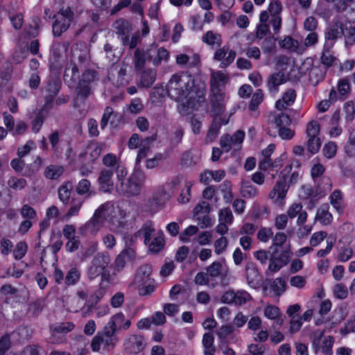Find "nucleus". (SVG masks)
Segmentation results:
<instances>
[{
  "instance_id": "f257e3e1",
  "label": "nucleus",
  "mask_w": 355,
  "mask_h": 355,
  "mask_svg": "<svg viewBox=\"0 0 355 355\" xmlns=\"http://www.w3.org/2000/svg\"><path fill=\"white\" fill-rule=\"evenodd\" d=\"M166 92L174 101L182 104L188 110H196L205 101L202 90L195 91V79L191 75L181 72L173 74L170 78Z\"/></svg>"
},
{
  "instance_id": "f03ea898",
  "label": "nucleus",
  "mask_w": 355,
  "mask_h": 355,
  "mask_svg": "<svg viewBox=\"0 0 355 355\" xmlns=\"http://www.w3.org/2000/svg\"><path fill=\"white\" fill-rule=\"evenodd\" d=\"M95 211L103 223L107 221L110 224L112 230L123 226V220L128 216V212L122 206L111 201L101 205Z\"/></svg>"
},
{
  "instance_id": "7ed1b4c3",
  "label": "nucleus",
  "mask_w": 355,
  "mask_h": 355,
  "mask_svg": "<svg viewBox=\"0 0 355 355\" xmlns=\"http://www.w3.org/2000/svg\"><path fill=\"white\" fill-rule=\"evenodd\" d=\"M228 81V76L226 73L217 71H211V85L214 94L212 100V108L217 114L222 113L225 110V95L222 92V88Z\"/></svg>"
},
{
  "instance_id": "20e7f679",
  "label": "nucleus",
  "mask_w": 355,
  "mask_h": 355,
  "mask_svg": "<svg viewBox=\"0 0 355 355\" xmlns=\"http://www.w3.org/2000/svg\"><path fill=\"white\" fill-rule=\"evenodd\" d=\"M225 266L220 261H216L206 268V272H198L194 278L197 285L214 288L218 284V279L223 278Z\"/></svg>"
},
{
  "instance_id": "39448f33",
  "label": "nucleus",
  "mask_w": 355,
  "mask_h": 355,
  "mask_svg": "<svg viewBox=\"0 0 355 355\" xmlns=\"http://www.w3.org/2000/svg\"><path fill=\"white\" fill-rule=\"evenodd\" d=\"M341 35L345 38V45L351 46L355 43V28L350 24L343 25L340 22H334L326 31L325 38L334 40Z\"/></svg>"
},
{
  "instance_id": "423d86ee",
  "label": "nucleus",
  "mask_w": 355,
  "mask_h": 355,
  "mask_svg": "<svg viewBox=\"0 0 355 355\" xmlns=\"http://www.w3.org/2000/svg\"><path fill=\"white\" fill-rule=\"evenodd\" d=\"M144 184L142 179H116L115 188L119 194L132 197L141 193Z\"/></svg>"
},
{
  "instance_id": "0eeeda50",
  "label": "nucleus",
  "mask_w": 355,
  "mask_h": 355,
  "mask_svg": "<svg viewBox=\"0 0 355 355\" xmlns=\"http://www.w3.org/2000/svg\"><path fill=\"white\" fill-rule=\"evenodd\" d=\"M131 325L130 320H126L125 315L121 313H116L113 315L108 322L105 324L101 331H98L97 334L105 337L117 338L115 336L116 329H128Z\"/></svg>"
},
{
  "instance_id": "6e6552de",
  "label": "nucleus",
  "mask_w": 355,
  "mask_h": 355,
  "mask_svg": "<svg viewBox=\"0 0 355 355\" xmlns=\"http://www.w3.org/2000/svg\"><path fill=\"white\" fill-rule=\"evenodd\" d=\"M73 19V12L70 7H63L58 12L56 19L53 25V33L55 36H60L65 32L71 25Z\"/></svg>"
},
{
  "instance_id": "1a4fd4ad",
  "label": "nucleus",
  "mask_w": 355,
  "mask_h": 355,
  "mask_svg": "<svg viewBox=\"0 0 355 355\" xmlns=\"http://www.w3.org/2000/svg\"><path fill=\"white\" fill-rule=\"evenodd\" d=\"M243 130H237L232 136L224 135L220 139V146L225 152L239 150L245 138Z\"/></svg>"
},
{
  "instance_id": "9d476101",
  "label": "nucleus",
  "mask_w": 355,
  "mask_h": 355,
  "mask_svg": "<svg viewBox=\"0 0 355 355\" xmlns=\"http://www.w3.org/2000/svg\"><path fill=\"white\" fill-rule=\"evenodd\" d=\"M81 51L77 47H73L71 50L72 60L68 63L65 68L64 78L65 80L69 78L70 80L75 81L78 75V69L75 63L76 60L83 62L87 56L86 49L85 53H82Z\"/></svg>"
},
{
  "instance_id": "9b49d317",
  "label": "nucleus",
  "mask_w": 355,
  "mask_h": 355,
  "mask_svg": "<svg viewBox=\"0 0 355 355\" xmlns=\"http://www.w3.org/2000/svg\"><path fill=\"white\" fill-rule=\"evenodd\" d=\"M268 270L272 272H277L290 261V254L287 250H284L279 253L278 250H268Z\"/></svg>"
},
{
  "instance_id": "f8f14e48",
  "label": "nucleus",
  "mask_w": 355,
  "mask_h": 355,
  "mask_svg": "<svg viewBox=\"0 0 355 355\" xmlns=\"http://www.w3.org/2000/svg\"><path fill=\"white\" fill-rule=\"evenodd\" d=\"M221 302L227 304L241 306L252 300L251 295L244 290H230L221 296Z\"/></svg>"
},
{
  "instance_id": "ddd939ff",
  "label": "nucleus",
  "mask_w": 355,
  "mask_h": 355,
  "mask_svg": "<svg viewBox=\"0 0 355 355\" xmlns=\"http://www.w3.org/2000/svg\"><path fill=\"white\" fill-rule=\"evenodd\" d=\"M172 193L169 185L159 187L153 193L152 198L148 200L149 209L153 206L157 208L162 207L171 198Z\"/></svg>"
},
{
  "instance_id": "4468645a",
  "label": "nucleus",
  "mask_w": 355,
  "mask_h": 355,
  "mask_svg": "<svg viewBox=\"0 0 355 355\" xmlns=\"http://www.w3.org/2000/svg\"><path fill=\"white\" fill-rule=\"evenodd\" d=\"M103 219L94 211L92 217L78 229L82 236L96 235L103 225Z\"/></svg>"
},
{
  "instance_id": "2eb2a0df",
  "label": "nucleus",
  "mask_w": 355,
  "mask_h": 355,
  "mask_svg": "<svg viewBox=\"0 0 355 355\" xmlns=\"http://www.w3.org/2000/svg\"><path fill=\"white\" fill-rule=\"evenodd\" d=\"M96 78V73L94 71L87 70L85 71L76 87V92L78 95L84 98L88 96L91 92L89 84L94 81Z\"/></svg>"
},
{
  "instance_id": "dca6fc26",
  "label": "nucleus",
  "mask_w": 355,
  "mask_h": 355,
  "mask_svg": "<svg viewBox=\"0 0 355 355\" xmlns=\"http://www.w3.org/2000/svg\"><path fill=\"white\" fill-rule=\"evenodd\" d=\"M288 188L289 184L286 182V179H279L270 191L269 194L270 198L273 200L275 204L282 205Z\"/></svg>"
},
{
  "instance_id": "f3484780",
  "label": "nucleus",
  "mask_w": 355,
  "mask_h": 355,
  "mask_svg": "<svg viewBox=\"0 0 355 355\" xmlns=\"http://www.w3.org/2000/svg\"><path fill=\"white\" fill-rule=\"evenodd\" d=\"M118 343L117 338H110L101 336V334H96L92 339L91 347L94 352H99L101 345H103V349L110 351L114 348Z\"/></svg>"
},
{
  "instance_id": "a211bd4d",
  "label": "nucleus",
  "mask_w": 355,
  "mask_h": 355,
  "mask_svg": "<svg viewBox=\"0 0 355 355\" xmlns=\"http://www.w3.org/2000/svg\"><path fill=\"white\" fill-rule=\"evenodd\" d=\"M235 58L236 52L225 46L217 49L214 55V60L220 62V67L221 68L229 66L234 60Z\"/></svg>"
},
{
  "instance_id": "6ab92c4d",
  "label": "nucleus",
  "mask_w": 355,
  "mask_h": 355,
  "mask_svg": "<svg viewBox=\"0 0 355 355\" xmlns=\"http://www.w3.org/2000/svg\"><path fill=\"white\" fill-rule=\"evenodd\" d=\"M74 328V324L72 322H63L53 325L51 327V336L49 338V342L53 344H60L64 340V338H60L55 339L56 334L64 335L68 332L71 331Z\"/></svg>"
},
{
  "instance_id": "aec40b11",
  "label": "nucleus",
  "mask_w": 355,
  "mask_h": 355,
  "mask_svg": "<svg viewBox=\"0 0 355 355\" xmlns=\"http://www.w3.org/2000/svg\"><path fill=\"white\" fill-rule=\"evenodd\" d=\"M213 110L214 112L215 116L214 117L212 124L207 134L205 139L207 143L212 142L217 137L221 125H225L228 122L226 120L222 119V118L219 116L221 113L217 114L214 109H213Z\"/></svg>"
},
{
  "instance_id": "412c9836",
  "label": "nucleus",
  "mask_w": 355,
  "mask_h": 355,
  "mask_svg": "<svg viewBox=\"0 0 355 355\" xmlns=\"http://www.w3.org/2000/svg\"><path fill=\"white\" fill-rule=\"evenodd\" d=\"M253 182L261 185L263 184L264 179H243L241 187V192L243 197L251 198L257 194V190L252 184Z\"/></svg>"
},
{
  "instance_id": "4be33fe9",
  "label": "nucleus",
  "mask_w": 355,
  "mask_h": 355,
  "mask_svg": "<svg viewBox=\"0 0 355 355\" xmlns=\"http://www.w3.org/2000/svg\"><path fill=\"white\" fill-rule=\"evenodd\" d=\"M144 339L141 336L131 335L125 342V350L130 353L137 354L144 349Z\"/></svg>"
},
{
  "instance_id": "5701e85b",
  "label": "nucleus",
  "mask_w": 355,
  "mask_h": 355,
  "mask_svg": "<svg viewBox=\"0 0 355 355\" xmlns=\"http://www.w3.org/2000/svg\"><path fill=\"white\" fill-rule=\"evenodd\" d=\"M287 80V76L283 72L279 71L272 73L268 78L267 82L269 92L272 94H276L278 91L279 86L286 83Z\"/></svg>"
},
{
  "instance_id": "b1692460",
  "label": "nucleus",
  "mask_w": 355,
  "mask_h": 355,
  "mask_svg": "<svg viewBox=\"0 0 355 355\" xmlns=\"http://www.w3.org/2000/svg\"><path fill=\"white\" fill-rule=\"evenodd\" d=\"M296 98V93L293 89H288L283 93L282 97L275 103V107L279 110H284L292 105Z\"/></svg>"
},
{
  "instance_id": "393cba45",
  "label": "nucleus",
  "mask_w": 355,
  "mask_h": 355,
  "mask_svg": "<svg viewBox=\"0 0 355 355\" xmlns=\"http://www.w3.org/2000/svg\"><path fill=\"white\" fill-rule=\"evenodd\" d=\"M248 284L252 288H257L260 283L261 277L258 269L253 263H248L245 267Z\"/></svg>"
},
{
  "instance_id": "a878e982",
  "label": "nucleus",
  "mask_w": 355,
  "mask_h": 355,
  "mask_svg": "<svg viewBox=\"0 0 355 355\" xmlns=\"http://www.w3.org/2000/svg\"><path fill=\"white\" fill-rule=\"evenodd\" d=\"M152 272V267L150 265L144 264L141 266L137 270L135 282L138 287L141 285L147 284L150 279V275Z\"/></svg>"
},
{
  "instance_id": "bb28decb",
  "label": "nucleus",
  "mask_w": 355,
  "mask_h": 355,
  "mask_svg": "<svg viewBox=\"0 0 355 355\" xmlns=\"http://www.w3.org/2000/svg\"><path fill=\"white\" fill-rule=\"evenodd\" d=\"M200 62V56L197 53L189 55L181 53L176 56V63L180 66L187 65L189 67H196Z\"/></svg>"
},
{
  "instance_id": "cd10ccee",
  "label": "nucleus",
  "mask_w": 355,
  "mask_h": 355,
  "mask_svg": "<svg viewBox=\"0 0 355 355\" xmlns=\"http://www.w3.org/2000/svg\"><path fill=\"white\" fill-rule=\"evenodd\" d=\"M315 220H318L323 225H328L331 223L333 216L329 212V205L327 203L322 205L318 209Z\"/></svg>"
},
{
  "instance_id": "c85d7f7f",
  "label": "nucleus",
  "mask_w": 355,
  "mask_h": 355,
  "mask_svg": "<svg viewBox=\"0 0 355 355\" xmlns=\"http://www.w3.org/2000/svg\"><path fill=\"white\" fill-rule=\"evenodd\" d=\"M111 258L107 252H101L96 253L92 259L91 263L96 267H100L103 270L107 268L110 263Z\"/></svg>"
},
{
  "instance_id": "c756f323",
  "label": "nucleus",
  "mask_w": 355,
  "mask_h": 355,
  "mask_svg": "<svg viewBox=\"0 0 355 355\" xmlns=\"http://www.w3.org/2000/svg\"><path fill=\"white\" fill-rule=\"evenodd\" d=\"M340 119V111H336L331 116L329 125H331L329 131L330 137H337L340 136L343 132L342 128L339 125Z\"/></svg>"
},
{
  "instance_id": "7c9ffc66",
  "label": "nucleus",
  "mask_w": 355,
  "mask_h": 355,
  "mask_svg": "<svg viewBox=\"0 0 355 355\" xmlns=\"http://www.w3.org/2000/svg\"><path fill=\"white\" fill-rule=\"evenodd\" d=\"M281 178H298L302 176L300 173V163L298 161H293L286 165L281 171Z\"/></svg>"
},
{
  "instance_id": "2f4dec72",
  "label": "nucleus",
  "mask_w": 355,
  "mask_h": 355,
  "mask_svg": "<svg viewBox=\"0 0 355 355\" xmlns=\"http://www.w3.org/2000/svg\"><path fill=\"white\" fill-rule=\"evenodd\" d=\"M275 149V144H269L265 149L261 152L262 158L259 162V167L263 170H266L272 166L270 160V156L274 153Z\"/></svg>"
},
{
  "instance_id": "473e14b6",
  "label": "nucleus",
  "mask_w": 355,
  "mask_h": 355,
  "mask_svg": "<svg viewBox=\"0 0 355 355\" xmlns=\"http://www.w3.org/2000/svg\"><path fill=\"white\" fill-rule=\"evenodd\" d=\"M153 59L152 49L149 51H141L137 49L135 53V68L140 69L144 67L146 60Z\"/></svg>"
},
{
  "instance_id": "72a5a7b5",
  "label": "nucleus",
  "mask_w": 355,
  "mask_h": 355,
  "mask_svg": "<svg viewBox=\"0 0 355 355\" xmlns=\"http://www.w3.org/2000/svg\"><path fill=\"white\" fill-rule=\"evenodd\" d=\"M321 180V179H319V181L317 182L316 188L313 189V199L315 203H316L319 199L324 196L331 190V183L329 182H323Z\"/></svg>"
},
{
  "instance_id": "f704fd0d",
  "label": "nucleus",
  "mask_w": 355,
  "mask_h": 355,
  "mask_svg": "<svg viewBox=\"0 0 355 355\" xmlns=\"http://www.w3.org/2000/svg\"><path fill=\"white\" fill-rule=\"evenodd\" d=\"M60 81L56 78L49 82L46 89L48 92V95L46 96V104L53 101L54 96L57 95L60 89Z\"/></svg>"
},
{
  "instance_id": "c9c22d12",
  "label": "nucleus",
  "mask_w": 355,
  "mask_h": 355,
  "mask_svg": "<svg viewBox=\"0 0 355 355\" xmlns=\"http://www.w3.org/2000/svg\"><path fill=\"white\" fill-rule=\"evenodd\" d=\"M81 276V272L77 267H71L65 275V285L67 286L76 284Z\"/></svg>"
},
{
  "instance_id": "e433bc0d",
  "label": "nucleus",
  "mask_w": 355,
  "mask_h": 355,
  "mask_svg": "<svg viewBox=\"0 0 355 355\" xmlns=\"http://www.w3.org/2000/svg\"><path fill=\"white\" fill-rule=\"evenodd\" d=\"M152 61L153 64L155 66L159 65L162 62H166L169 58L168 51L164 48H159L157 50L152 49Z\"/></svg>"
},
{
  "instance_id": "4c0bfd02",
  "label": "nucleus",
  "mask_w": 355,
  "mask_h": 355,
  "mask_svg": "<svg viewBox=\"0 0 355 355\" xmlns=\"http://www.w3.org/2000/svg\"><path fill=\"white\" fill-rule=\"evenodd\" d=\"M73 185L69 181L62 185L58 189V197L61 202L64 205L68 204L71 193L72 191Z\"/></svg>"
},
{
  "instance_id": "58836bf2",
  "label": "nucleus",
  "mask_w": 355,
  "mask_h": 355,
  "mask_svg": "<svg viewBox=\"0 0 355 355\" xmlns=\"http://www.w3.org/2000/svg\"><path fill=\"white\" fill-rule=\"evenodd\" d=\"M156 79V71L154 69H147L141 75L140 85L144 87H150Z\"/></svg>"
},
{
  "instance_id": "ea45409f",
  "label": "nucleus",
  "mask_w": 355,
  "mask_h": 355,
  "mask_svg": "<svg viewBox=\"0 0 355 355\" xmlns=\"http://www.w3.org/2000/svg\"><path fill=\"white\" fill-rule=\"evenodd\" d=\"M202 41L210 46L215 44L220 45L221 43V36L220 34L214 33L212 31H208L202 37Z\"/></svg>"
},
{
  "instance_id": "a19ab883",
  "label": "nucleus",
  "mask_w": 355,
  "mask_h": 355,
  "mask_svg": "<svg viewBox=\"0 0 355 355\" xmlns=\"http://www.w3.org/2000/svg\"><path fill=\"white\" fill-rule=\"evenodd\" d=\"M342 198V193L339 190H335L330 196V202L339 214L343 212Z\"/></svg>"
},
{
  "instance_id": "79ce46f5",
  "label": "nucleus",
  "mask_w": 355,
  "mask_h": 355,
  "mask_svg": "<svg viewBox=\"0 0 355 355\" xmlns=\"http://www.w3.org/2000/svg\"><path fill=\"white\" fill-rule=\"evenodd\" d=\"M83 204V200L80 198H73L71 200V205L68 211L65 214V218L69 219L71 217L77 216Z\"/></svg>"
},
{
  "instance_id": "37998d69",
  "label": "nucleus",
  "mask_w": 355,
  "mask_h": 355,
  "mask_svg": "<svg viewBox=\"0 0 355 355\" xmlns=\"http://www.w3.org/2000/svg\"><path fill=\"white\" fill-rule=\"evenodd\" d=\"M155 139L154 137H147L141 141L137 157V162H139L141 159L146 157L150 148L149 145Z\"/></svg>"
},
{
  "instance_id": "c03bdc74",
  "label": "nucleus",
  "mask_w": 355,
  "mask_h": 355,
  "mask_svg": "<svg viewBox=\"0 0 355 355\" xmlns=\"http://www.w3.org/2000/svg\"><path fill=\"white\" fill-rule=\"evenodd\" d=\"M272 289L276 295H282L286 289V283L282 277H277L274 279L272 284Z\"/></svg>"
},
{
  "instance_id": "a18cd8bd",
  "label": "nucleus",
  "mask_w": 355,
  "mask_h": 355,
  "mask_svg": "<svg viewBox=\"0 0 355 355\" xmlns=\"http://www.w3.org/2000/svg\"><path fill=\"white\" fill-rule=\"evenodd\" d=\"M287 236L282 232L275 234L272 237V243L269 248V250H278L279 247L282 246L286 241Z\"/></svg>"
},
{
  "instance_id": "49530a36",
  "label": "nucleus",
  "mask_w": 355,
  "mask_h": 355,
  "mask_svg": "<svg viewBox=\"0 0 355 355\" xmlns=\"http://www.w3.org/2000/svg\"><path fill=\"white\" fill-rule=\"evenodd\" d=\"M64 168L59 165H50L45 170L46 178H59L63 174Z\"/></svg>"
},
{
  "instance_id": "de8ad7c7",
  "label": "nucleus",
  "mask_w": 355,
  "mask_h": 355,
  "mask_svg": "<svg viewBox=\"0 0 355 355\" xmlns=\"http://www.w3.org/2000/svg\"><path fill=\"white\" fill-rule=\"evenodd\" d=\"M113 26L119 35H125L129 32V22L125 19H119L116 20Z\"/></svg>"
},
{
  "instance_id": "09e8293b",
  "label": "nucleus",
  "mask_w": 355,
  "mask_h": 355,
  "mask_svg": "<svg viewBox=\"0 0 355 355\" xmlns=\"http://www.w3.org/2000/svg\"><path fill=\"white\" fill-rule=\"evenodd\" d=\"M263 94L261 89H257L252 95L250 103L249 105V110L255 111L259 104L263 101Z\"/></svg>"
},
{
  "instance_id": "8fccbe9b",
  "label": "nucleus",
  "mask_w": 355,
  "mask_h": 355,
  "mask_svg": "<svg viewBox=\"0 0 355 355\" xmlns=\"http://www.w3.org/2000/svg\"><path fill=\"white\" fill-rule=\"evenodd\" d=\"M307 144H306V148L307 150L311 153V154H315L318 152L320 146H321V141L319 137H307Z\"/></svg>"
},
{
  "instance_id": "3c124183",
  "label": "nucleus",
  "mask_w": 355,
  "mask_h": 355,
  "mask_svg": "<svg viewBox=\"0 0 355 355\" xmlns=\"http://www.w3.org/2000/svg\"><path fill=\"white\" fill-rule=\"evenodd\" d=\"M91 184L87 179H82L78 184L76 191L80 195L88 193L90 196L93 192L90 190Z\"/></svg>"
},
{
  "instance_id": "603ef678",
  "label": "nucleus",
  "mask_w": 355,
  "mask_h": 355,
  "mask_svg": "<svg viewBox=\"0 0 355 355\" xmlns=\"http://www.w3.org/2000/svg\"><path fill=\"white\" fill-rule=\"evenodd\" d=\"M323 155L327 159L333 158L337 152V145L333 141H329L323 147Z\"/></svg>"
},
{
  "instance_id": "864d4df0",
  "label": "nucleus",
  "mask_w": 355,
  "mask_h": 355,
  "mask_svg": "<svg viewBox=\"0 0 355 355\" xmlns=\"http://www.w3.org/2000/svg\"><path fill=\"white\" fill-rule=\"evenodd\" d=\"M307 137H318L320 133V125L315 121H310L306 125Z\"/></svg>"
},
{
  "instance_id": "5fc2aeb1",
  "label": "nucleus",
  "mask_w": 355,
  "mask_h": 355,
  "mask_svg": "<svg viewBox=\"0 0 355 355\" xmlns=\"http://www.w3.org/2000/svg\"><path fill=\"white\" fill-rule=\"evenodd\" d=\"M280 45L290 51H295L298 47V42L293 37L288 36L280 42Z\"/></svg>"
},
{
  "instance_id": "6e6d98bb",
  "label": "nucleus",
  "mask_w": 355,
  "mask_h": 355,
  "mask_svg": "<svg viewBox=\"0 0 355 355\" xmlns=\"http://www.w3.org/2000/svg\"><path fill=\"white\" fill-rule=\"evenodd\" d=\"M313 195H314V191H313V189L311 188V187L308 186V185L302 186L301 190L300 192V196L304 199H307L309 198H311V201H310V202L311 204V208H312L315 204L314 202V199H313Z\"/></svg>"
},
{
  "instance_id": "4d7b16f0",
  "label": "nucleus",
  "mask_w": 355,
  "mask_h": 355,
  "mask_svg": "<svg viewBox=\"0 0 355 355\" xmlns=\"http://www.w3.org/2000/svg\"><path fill=\"white\" fill-rule=\"evenodd\" d=\"M228 245L227 239L225 236H221L218 239L214 244V252L216 254H221L225 252Z\"/></svg>"
},
{
  "instance_id": "13d9d810",
  "label": "nucleus",
  "mask_w": 355,
  "mask_h": 355,
  "mask_svg": "<svg viewBox=\"0 0 355 355\" xmlns=\"http://www.w3.org/2000/svg\"><path fill=\"white\" fill-rule=\"evenodd\" d=\"M198 231V228L195 225H190L187 227L180 234V239L184 243L189 241L191 236L195 235Z\"/></svg>"
},
{
  "instance_id": "bf43d9fd",
  "label": "nucleus",
  "mask_w": 355,
  "mask_h": 355,
  "mask_svg": "<svg viewBox=\"0 0 355 355\" xmlns=\"http://www.w3.org/2000/svg\"><path fill=\"white\" fill-rule=\"evenodd\" d=\"M338 92L340 96L345 98L350 91V85L349 81L345 78L340 79L337 84Z\"/></svg>"
},
{
  "instance_id": "052dcab7",
  "label": "nucleus",
  "mask_w": 355,
  "mask_h": 355,
  "mask_svg": "<svg viewBox=\"0 0 355 355\" xmlns=\"http://www.w3.org/2000/svg\"><path fill=\"white\" fill-rule=\"evenodd\" d=\"M28 249L27 244L24 241L19 242L14 250L13 255L15 259H21L26 254Z\"/></svg>"
},
{
  "instance_id": "680f3d73",
  "label": "nucleus",
  "mask_w": 355,
  "mask_h": 355,
  "mask_svg": "<svg viewBox=\"0 0 355 355\" xmlns=\"http://www.w3.org/2000/svg\"><path fill=\"white\" fill-rule=\"evenodd\" d=\"M272 236L273 232L270 227H261L257 233V239L264 243L268 242Z\"/></svg>"
},
{
  "instance_id": "e2e57ef3",
  "label": "nucleus",
  "mask_w": 355,
  "mask_h": 355,
  "mask_svg": "<svg viewBox=\"0 0 355 355\" xmlns=\"http://www.w3.org/2000/svg\"><path fill=\"white\" fill-rule=\"evenodd\" d=\"M327 234L324 231H320L313 234L310 239V245L312 247L318 246L327 237Z\"/></svg>"
},
{
  "instance_id": "0e129e2a",
  "label": "nucleus",
  "mask_w": 355,
  "mask_h": 355,
  "mask_svg": "<svg viewBox=\"0 0 355 355\" xmlns=\"http://www.w3.org/2000/svg\"><path fill=\"white\" fill-rule=\"evenodd\" d=\"M103 272L104 270H101L100 267H96L90 263L87 270V276L88 279L92 281L100 277Z\"/></svg>"
},
{
  "instance_id": "69168bd1",
  "label": "nucleus",
  "mask_w": 355,
  "mask_h": 355,
  "mask_svg": "<svg viewBox=\"0 0 355 355\" xmlns=\"http://www.w3.org/2000/svg\"><path fill=\"white\" fill-rule=\"evenodd\" d=\"M164 245V239L162 236L155 237L151 243H149V250L153 252H159Z\"/></svg>"
},
{
  "instance_id": "338daca9",
  "label": "nucleus",
  "mask_w": 355,
  "mask_h": 355,
  "mask_svg": "<svg viewBox=\"0 0 355 355\" xmlns=\"http://www.w3.org/2000/svg\"><path fill=\"white\" fill-rule=\"evenodd\" d=\"M353 255V250L349 246H343L340 248L338 254V259L341 262L348 261Z\"/></svg>"
},
{
  "instance_id": "774afa93",
  "label": "nucleus",
  "mask_w": 355,
  "mask_h": 355,
  "mask_svg": "<svg viewBox=\"0 0 355 355\" xmlns=\"http://www.w3.org/2000/svg\"><path fill=\"white\" fill-rule=\"evenodd\" d=\"M334 294L338 299H345L348 295L347 287L342 284H337L334 288Z\"/></svg>"
}]
</instances>
